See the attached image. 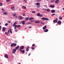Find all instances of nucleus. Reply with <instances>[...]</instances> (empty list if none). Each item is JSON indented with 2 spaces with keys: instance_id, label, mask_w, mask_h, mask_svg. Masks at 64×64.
Instances as JSON below:
<instances>
[{
  "instance_id": "nucleus-1",
  "label": "nucleus",
  "mask_w": 64,
  "mask_h": 64,
  "mask_svg": "<svg viewBox=\"0 0 64 64\" xmlns=\"http://www.w3.org/2000/svg\"><path fill=\"white\" fill-rule=\"evenodd\" d=\"M41 19H42L43 20H49V18H41Z\"/></svg>"
},
{
  "instance_id": "nucleus-2",
  "label": "nucleus",
  "mask_w": 64,
  "mask_h": 64,
  "mask_svg": "<svg viewBox=\"0 0 64 64\" xmlns=\"http://www.w3.org/2000/svg\"><path fill=\"white\" fill-rule=\"evenodd\" d=\"M18 19L19 20H21L23 19V18L21 16H20L18 17Z\"/></svg>"
},
{
  "instance_id": "nucleus-3",
  "label": "nucleus",
  "mask_w": 64,
  "mask_h": 64,
  "mask_svg": "<svg viewBox=\"0 0 64 64\" xmlns=\"http://www.w3.org/2000/svg\"><path fill=\"white\" fill-rule=\"evenodd\" d=\"M40 14L39 13H38L37 14V16H39V17H42V15H40Z\"/></svg>"
},
{
  "instance_id": "nucleus-4",
  "label": "nucleus",
  "mask_w": 64,
  "mask_h": 64,
  "mask_svg": "<svg viewBox=\"0 0 64 64\" xmlns=\"http://www.w3.org/2000/svg\"><path fill=\"white\" fill-rule=\"evenodd\" d=\"M24 48V46H22L20 48L19 50V51H20L21 50H22V49H23Z\"/></svg>"
},
{
  "instance_id": "nucleus-5",
  "label": "nucleus",
  "mask_w": 64,
  "mask_h": 64,
  "mask_svg": "<svg viewBox=\"0 0 64 64\" xmlns=\"http://www.w3.org/2000/svg\"><path fill=\"white\" fill-rule=\"evenodd\" d=\"M16 49H14L12 51V53H15V52H16Z\"/></svg>"
},
{
  "instance_id": "nucleus-6",
  "label": "nucleus",
  "mask_w": 64,
  "mask_h": 64,
  "mask_svg": "<svg viewBox=\"0 0 64 64\" xmlns=\"http://www.w3.org/2000/svg\"><path fill=\"white\" fill-rule=\"evenodd\" d=\"M59 2V0H56L55 2L56 4H58Z\"/></svg>"
},
{
  "instance_id": "nucleus-7",
  "label": "nucleus",
  "mask_w": 64,
  "mask_h": 64,
  "mask_svg": "<svg viewBox=\"0 0 64 64\" xmlns=\"http://www.w3.org/2000/svg\"><path fill=\"white\" fill-rule=\"evenodd\" d=\"M46 27H47V26L45 25L44 27H43L42 29L43 30H45L46 29Z\"/></svg>"
},
{
  "instance_id": "nucleus-8",
  "label": "nucleus",
  "mask_w": 64,
  "mask_h": 64,
  "mask_svg": "<svg viewBox=\"0 0 64 64\" xmlns=\"http://www.w3.org/2000/svg\"><path fill=\"white\" fill-rule=\"evenodd\" d=\"M4 57L6 58H8V55H7V54L5 55Z\"/></svg>"
},
{
  "instance_id": "nucleus-9",
  "label": "nucleus",
  "mask_w": 64,
  "mask_h": 64,
  "mask_svg": "<svg viewBox=\"0 0 64 64\" xmlns=\"http://www.w3.org/2000/svg\"><path fill=\"white\" fill-rule=\"evenodd\" d=\"M5 30H6V29L5 28L3 27L2 29V31L3 32H4V31H5Z\"/></svg>"
},
{
  "instance_id": "nucleus-10",
  "label": "nucleus",
  "mask_w": 64,
  "mask_h": 64,
  "mask_svg": "<svg viewBox=\"0 0 64 64\" xmlns=\"http://www.w3.org/2000/svg\"><path fill=\"white\" fill-rule=\"evenodd\" d=\"M51 12L52 13H55V10H51Z\"/></svg>"
},
{
  "instance_id": "nucleus-11",
  "label": "nucleus",
  "mask_w": 64,
  "mask_h": 64,
  "mask_svg": "<svg viewBox=\"0 0 64 64\" xmlns=\"http://www.w3.org/2000/svg\"><path fill=\"white\" fill-rule=\"evenodd\" d=\"M36 5L37 6H39V5H40V3L39 2H37L36 4Z\"/></svg>"
},
{
  "instance_id": "nucleus-12",
  "label": "nucleus",
  "mask_w": 64,
  "mask_h": 64,
  "mask_svg": "<svg viewBox=\"0 0 64 64\" xmlns=\"http://www.w3.org/2000/svg\"><path fill=\"white\" fill-rule=\"evenodd\" d=\"M21 22L22 24L23 25H24V24H25V20H23V21H22Z\"/></svg>"
},
{
  "instance_id": "nucleus-13",
  "label": "nucleus",
  "mask_w": 64,
  "mask_h": 64,
  "mask_svg": "<svg viewBox=\"0 0 64 64\" xmlns=\"http://www.w3.org/2000/svg\"><path fill=\"white\" fill-rule=\"evenodd\" d=\"M27 48H26V51L27 52H28L29 51V47L28 46H27Z\"/></svg>"
},
{
  "instance_id": "nucleus-14",
  "label": "nucleus",
  "mask_w": 64,
  "mask_h": 64,
  "mask_svg": "<svg viewBox=\"0 0 64 64\" xmlns=\"http://www.w3.org/2000/svg\"><path fill=\"white\" fill-rule=\"evenodd\" d=\"M58 24H59V25H60L61 24V22L60 20H59L58 22Z\"/></svg>"
},
{
  "instance_id": "nucleus-15",
  "label": "nucleus",
  "mask_w": 64,
  "mask_h": 64,
  "mask_svg": "<svg viewBox=\"0 0 64 64\" xmlns=\"http://www.w3.org/2000/svg\"><path fill=\"white\" fill-rule=\"evenodd\" d=\"M48 31H49V30H48V29H46L44 30V32H48Z\"/></svg>"
},
{
  "instance_id": "nucleus-16",
  "label": "nucleus",
  "mask_w": 64,
  "mask_h": 64,
  "mask_svg": "<svg viewBox=\"0 0 64 64\" xmlns=\"http://www.w3.org/2000/svg\"><path fill=\"white\" fill-rule=\"evenodd\" d=\"M17 23L16 22H14V24L13 25V27H14L15 26V25L17 24Z\"/></svg>"
},
{
  "instance_id": "nucleus-17",
  "label": "nucleus",
  "mask_w": 64,
  "mask_h": 64,
  "mask_svg": "<svg viewBox=\"0 0 64 64\" xmlns=\"http://www.w3.org/2000/svg\"><path fill=\"white\" fill-rule=\"evenodd\" d=\"M34 18L32 17L30 18H29V20H34Z\"/></svg>"
},
{
  "instance_id": "nucleus-18",
  "label": "nucleus",
  "mask_w": 64,
  "mask_h": 64,
  "mask_svg": "<svg viewBox=\"0 0 64 64\" xmlns=\"http://www.w3.org/2000/svg\"><path fill=\"white\" fill-rule=\"evenodd\" d=\"M58 21L56 20H54L53 21V22L54 23H57Z\"/></svg>"
},
{
  "instance_id": "nucleus-19",
  "label": "nucleus",
  "mask_w": 64,
  "mask_h": 64,
  "mask_svg": "<svg viewBox=\"0 0 64 64\" xmlns=\"http://www.w3.org/2000/svg\"><path fill=\"white\" fill-rule=\"evenodd\" d=\"M19 48V46H18L15 48L16 49V50H18Z\"/></svg>"
},
{
  "instance_id": "nucleus-20",
  "label": "nucleus",
  "mask_w": 64,
  "mask_h": 64,
  "mask_svg": "<svg viewBox=\"0 0 64 64\" xmlns=\"http://www.w3.org/2000/svg\"><path fill=\"white\" fill-rule=\"evenodd\" d=\"M59 19L60 20H61L62 19V17L61 16H60L59 17Z\"/></svg>"
},
{
  "instance_id": "nucleus-21",
  "label": "nucleus",
  "mask_w": 64,
  "mask_h": 64,
  "mask_svg": "<svg viewBox=\"0 0 64 64\" xmlns=\"http://www.w3.org/2000/svg\"><path fill=\"white\" fill-rule=\"evenodd\" d=\"M50 7H52V8H54L55 7V6H53V5H50Z\"/></svg>"
},
{
  "instance_id": "nucleus-22",
  "label": "nucleus",
  "mask_w": 64,
  "mask_h": 64,
  "mask_svg": "<svg viewBox=\"0 0 64 64\" xmlns=\"http://www.w3.org/2000/svg\"><path fill=\"white\" fill-rule=\"evenodd\" d=\"M3 13L4 15H6L7 14V12H3Z\"/></svg>"
},
{
  "instance_id": "nucleus-23",
  "label": "nucleus",
  "mask_w": 64,
  "mask_h": 64,
  "mask_svg": "<svg viewBox=\"0 0 64 64\" xmlns=\"http://www.w3.org/2000/svg\"><path fill=\"white\" fill-rule=\"evenodd\" d=\"M48 12H50V10L49 9H47L46 10Z\"/></svg>"
},
{
  "instance_id": "nucleus-24",
  "label": "nucleus",
  "mask_w": 64,
  "mask_h": 64,
  "mask_svg": "<svg viewBox=\"0 0 64 64\" xmlns=\"http://www.w3.org/2000/svg\"><path fill=\"white\" fill-rule=\"evenodd\" d=\"M40 22L39 21H36V22H35V23H40Z\"/></svg>"
},
{
  "instance_id": "nucleus-25",
  "label": "nucleus",
  "mask_w": 64,
  "mask_h": 64,
  "mask_svg": "<svg viewBox=\"0 0 64 64\" xmlns=\"http://www.w3.org/2000/svg\"><path fill=\"white\" fill-rule=\"evenodd\" d=\"M10 33H12V29L11 28L10 29Z\"/></svg>"
},
{
  "instance_id": "nucleus-26",
  "label": "nucleus",
  "mask_w": 64,
  "mask_h": 64,
  "mask_svg": "<svg viewBox=\"0 0 64 64\" xmlns=\"http://www.w3.org/2000/svg\"><path fill=\"white\" fill-rule=\"evenodd\" d=\"M29 19V18H28L26 17V19H25V21H27V20H28Z\"/></svg>"
},
{
  "instance_id": "nucleus-27",
  "label": "nucleus",
  "mask_w": 64,
  "mask_h": 64,
  "mask_svg": "<svg viewBox=\"0 0 64 64\" xmlns=\"http://www.w3.org/2000/svg\"><path fill=\"white\" fill-rule=\"evenodd\" d=\"M14 43L12 44L11 45V47H13L14 46Z\"/></svg>"
},
{
  "instance_id": "nucleus-28",
  "label": "nucleus",
  "mask_w": 64,
  "mask_h": 64,
  "mask_svg": "<svg viewBox=\"0 0 64 64\" xmlns=\"http://www.w3.org/2000/svg\"><path fill=\"white\" fill-rule=\"evenodd\" d=\"M22 8L24 9H26V7L25 6H22Z\"/></svg>"
},
{
  "instance_id": "nucleus-29",
  "label": "nucleus",
  "mask_w": 64,
  "mask_h": 64,
  "mask_svg": "<svg viewBox=\"0 0 64 64\" xmlns=\"http://www.w3.org/2000/svg\"><path fill=\"white\" fill-rule=\"evenodd\" d=\"M14 46H16V45H17V44H16V43H14Z\"/></svg>"
},
{
  "instance_id": "nucleus-30",
  "label": "nucleus",
  "mask_w": 64,
  "mask_h": 64,
  "mask_svg": "<svg viewBox=\"0 0 64 64\" xmlns=\"http://www.w3.org/2000/svg\"><path fill=\"white\" fill-rule=\"evenodd\" d=\"M51 1V2H52V3H53V2H54V1H55V0H52Z\"/></svg>"
},
{
  "instance_id": "nucleus-31",
  "label": "nucleus",
  "mask_w": 64,
  "mask_h": 64,
  "mask_svg": "<svg viewBox=\"0 0 64 64\" xmlns=\"http://www.w3.org/2000/svg\"><path fill=\"white\" fill-rule=\"evenodd\" d=\"M2 6V3L0 2V6Z\"/></svg>"
},
{
  "instance_id": "nucleus-32",
  "label": "nucleus",
  "mask_w": 64,
  "mask_h": 64,
  "mask_svg": "<svg viewBox=\"0 0 64 64\" xmlns=\"http://www.w3.org/2000/svg\"><path fill=\"white\" fill-rule=\"evenodd\" d=\"M32 13H36V12L34 11H32Z\"/></svg>"
},
{
  "instance_id": "nucleus-33",
  "label": "nucleus",
  "mask_w": 64,
  "mask_h": 64,
  "mask_svg": "<svg viewBox=\"0 0 64 64\" xmlns=\"http://www.w3.org/2000/svg\"><path fill=\"white\" fill-rule=\"evenodd\" d=\"M14 27L16 28H17L18 27V25H16Z\"/></svg>"
},
{
  "instance_id": "nucleus-34",
  "label": "nucleus",
  "mask_w": 64,
  "mask_h": 64,
  "mask_svg": "<svg viewBox=\"0 0 64 64\" xmlns=\"http://www.w3.org/2000/svg\"><path fill=\"white\" fill-rule=\"evenodd\" d=\"M12 16L13 17H14V16H16V14H12Z\"/></svg>"
},
{
  "instance_id": "nucleus-35",
  "label": "nucleus",
  "mask_w": 64,
  "mask_h": 64,
  "mask_svg": "<svg viewBox=\"0 0 64 64\" xmlns=\"http://www.w3.org/2000/svg\"><path fill=\"white\" fill-rule=\"evenodd\" d=\"M35 44H33L32 45V47H34L35 46Z\"/></svg>"
},
{
  "instance_id": "nucleus-36",
  "label": "nucleus",
  "mask_w": 64,
  "mask_h": 64,
  "mask_svg": "<svg viewBox=\"0 0 64 64\" xmlns=\"http://www.w3.org/2000/svg\"><path fill=\"white\" fill-rule=\"evenodd\" d=\"M25 52V50H23L22 51V53H24Z\"/></svg>"
},
{
  "instance_id": "nucleus-37",
  "label": "nucleus",
  "mask_w": 64,
  "mask_h": 64,
  "mask_svg": "<svg viewBox=\"0 0 64 64\" xmlns=\"http://www.w3.org/2000/svg\"><path fill=\"white\" fill-rule=\"evenodd\" d=\"M40 1L41 0H36L37 2H40Z\"/></svg>"
},
{
  "instance_id": "nucleus-38",
  "label": "nucleus",
  "mask_w": 64,
  "mask_h": 64,
  "mask_svg": "<svg viewBox=\"0 0 64 64\" xmlns=\"http://www.w3.org/2000/svg\"><path fill=\"white\" fill-rule=\"evenodd\" d=\"M31 49H32V50H34V48L33 47H32L31 48Z\"/></svg>"
},
{
  "instance_id": "nucleus-39",
  "label": "nucleus",
  "mask_w": 64,
  "mask_h": 64,
  "mask_svg": "<svg viewBox=\"0 0 64 64\" xmlns=\"http://www.w3.org/2000/svg\"><path fill=\"white\" fill-rule=\"evenodd\" d=\"M15 32H17L18 31V30H17L15 29Z\"/></svg>"
},
{
  "instance_id": "nucleus-40",
  "label": "nucleus",
  "mask_w": 64,
  "mask_h": 64,
  "mask_svg": "<svg viewBox=\"0 0 64 64\" xmlns=\"http://www.w3.org/2000/svg\"><path fill=\"white\" fill-rule=\"evenodd\" d=\"M55 15V14H51V15H52V16H53V15Z\"/></svg>"
},
{
  "instance_id": "nucleus-41",
  "label": "nucleus",
  "mask_w": 64,
  "mask_h": 64,
  "mask_svg": "<svg viewBox=\"0 0 64 64\" xmlns=\"http://www.w3.org/2000/svg\"><path fill=\"white\" fill-rule=\"evenodd\" d=\"M20 25H18V28H19L20 27Z\"/></svg>"
},
{
  "instance_id": "nucleus-42",
  "label": "nucleus",
  "mask_w": 64,
  "mask_h": 64,
  "mask_svg": "<svg viewBox=\"0 0 64 64\" xmlns=\"http://www.w3.org/2000/svg\"><path fill=\"white\" fill-rule=\"evenodd\" d=\"M8 23H11V21H8Z\"/></svg>"
},
{
  "instance_id": "nucleus-43",
  "label": "nucleus",
  "mask_w": 64,
  "mask_h": 64,
  "mask_svg": "<svg viewBox=\"0 0 64 64\" xmlns=\"http://www.w3.org/2000/svg\"><path fill=\"white\" fill-rule=\"evenodd\" d=\"M31 22H34V20H31Z\"/></svg>"
},
{
  "instance_id": "nucleus-44",
  "label": "nucleus",
  "mask_w": 64,
  "mask_h": 64,
  "mask_svg": "<svg viewBox=\"0 0 64 64\" xmlns=\"http://www.w3.org/2000/svg\"><path fill=\"white\" fill-rule=\"evenodd\" d=\"M14 7L13 6L11 8V9H14Z\"/></svg>"
},
{
  "instance_id": "nucleus-45",
  "label": "nucleus",
  "mask_w": 64,
  "mask_h": 64,
  "mask_svg": "<svg viewBox=\"0 0 64 64\" xmlns=\"http://www.w3.org/2000/svg\"><path fill=\"white\" fill-rule=\"evenodd\" d=\"M5 34H7L8 35V33L7 32H5Z\"/></svg>"
},
{
  "instance_id": "nucleus-46",
  "label": "nucleus",
  "mask_w": 64,
  "mask_h": 64,
  "mask_svg": "<svg viewBox=\"0 0 64 64\" xmlns=\"http://www.w3.org/2000/svg\"><path fill=\"white\" fill-rule=\"evenodd\" d=\"M8 24L7 23L6 24H5V25L6 26H7V25H8Z\"/></svg>"
},
{
  "instance_id": "nucleus-47",
  "label": "nucleus",
  "mask_w": 64,
  "mask_h": 64,
  "mask_svg": "<svg viewBox=\"0 0 64 64\" xmlns=\"http://www.w3.org/2000/svg\"><path fill=\"white\" fill-rule=\"evenodd\" d=\"M24 1H25V2H27V0H23Z\"/></svg>"
},
{
  "instance_id": "nucleus-48",
  "label": "nucleus",
  "mask_w": 64,
  "mask_h": 64,
  "mask_svg": "<svg viewBox=\"0 0 64 64\" xmlns=\"http://www.w3.org/2000/svg\"><path fill=\"white\" fill-rule=\"evenodd\" d=\"M47 5H45L44 6V7H47Z\"/></svg>"
},
{
  "instance_id": "nucleus-49",
  "label": "nucleus",
  "mask_w": 64,
  "mask_h": 64,
  "mask_svg": "<svg viewBox=\"0 0 64 64\" xmlns=\"http://www.w3.org/2000/svg\"><path fill=\"white\" fill-rule=\"evenodd\" d=\"M7 2H8V1H10V0H6Z\"/></svg>"
},
{
  "instance_id": "nucleus-50",
  "label": "nucleus",
  "mask_w": 64,
  "mask_h": 64,
  "mask_svg": "<svg viewBox=\"0 0 64 64\" xmlns=\"http://www.w3.org/2000/svg\"><path fill=\"white\" fill-rule=\"evenodd\" d=\"M2 27L1 26H0V30L1 29Z\"/></svg>"
},
{
  "instance_id": "nucleus-51",
  "label": "nucleus",
  "mask_w": 64,
  "mask_h": 64,
  "mask_svg": "<svg viewBox=\"0 0 64 64\" xmlns=\"http://www.w3.org/2000/svg\"><path fill=\"white\" fill-rule=\"evenodd\" d=\"M41 24H44V23H43V22H41Z\"/></svg>"
},
{
  "instance_id": "nucleus-52",
  "label": "nucleus",
  "mask_w": 64,
  "mask_h": 64,
  "mask_svg": "<svg viewBox=\"0 0 64 64\" xmlns=\"http://www.w3.org/2000/svg\"><path fill=\"white\" fill-rule=\"evenodd\" d=\"M10 31V30H8V33H9V32Z\"/></svg>"
},
{
  "instance_id": "nucleus-53",
  "label": "nucleus",
  "mask_w": 64,
  "mask_h": 64,
  "mask_svg": "<svg viewBox=\"0 0 64 64\" xmlns=\"http://www.w3.org/2000/svg\"><path fill=\"white\" fill-rule=\"evenodd\" d=\"M42 10H46V9H42Z\"/></svg>"
},
{
  "instance_id": "nucleus-54",
  "label": "nucleus",
  "mask_w": 64,
  "mask_h": 64,
  "mask_svg": "<svg viewBox=\"0 0 64 64\" xmlns=\"http://www.w3.org/2000/svg\"><path fill=\"white\" fill-rule=\"evenodd\" d=\"M30 54H30V53L29 54H28V56H30Z\"/></svg>"
},
{
  "instance_id": "nucleus-55",
  "label": "nucleus",
  "mask_w": 64,
  "mask_h": 64,
  "mask_svg": "<svg viewBox=\"0 0 64 64\" xmlns=\"http://www.w3.org/2000/svg\"><path fill=\"white\" fill-rule=\"evenodd\" d=\"M32 28V27L31 26H30L29 27V28Z\"/></svg>"
},
{
  "instance_id": "nucleus-56",
  "label": "nucleus",
  "mask_w": 64,
  "mask_h": 64,
  "mask_svg": "<svg viewBox=\"0 0 64 64\" xmlns=\"http://www.w3.org/2000/svg\"><path fill=\"white\" fill-rule=\"evenodd\" d=\"M37 7H38V8H39V7H40V6H37Z\"/></svg>"
},
{
  "instance_id": "nucleus-57",
  "label": "nucleus",
  "mask_w": 64,
  "mask_h": 64,
  "mask_svg": "<svg viewBox=\"0 0 64 64\" xmlns=\"http://www.w3.org/2000/svg\"><path fill=\"white\" fill-rule=\"evenodd\" d=\"M20 52H22V50H20Z\"/></svg>"
},
{
  "instance_id": "nucleus-58",
  "label": "nucleus",
  "mask_w": 64,
  "mask_h": 64,
  "mask_svg": "<svg viewBox=\"0 0 64 64\" xmlns=\"http://www.w3.org/2000/svg\"><path fill=\"white\" fill-rule=\"evenodd\" d=\"M57 20H58V18H56V21H57Z\"/></svg>"
},
{
  "instance_id": "nucleus-59",
  "label": "nucleus",
  "mask_w": 64,
  "mask_h": 64,
  "mask_svg": "<svg viewBox=\"0 0 64 64\" xmlns=\"http://www.w3.org/2000/svg\"><path fill=\"white\" fill-rule=\"evenodd\" d=\"M14 28L15 29H16V27H14Z\"/></svg>"
},
{
  "instance_id": "nucleus-60",
  "label": "nucleus",
  "mask_w": 64,
  "mask_h": 64,
  "mask_svg": "<svg viewBox=\"0 0 64 64\" xmlns=\"http://www.w3.org/2000/svg\"><path fill=\"white\" fill-rule=\"evenodd\" d=\"M15 17V18H17V16H16Z\"/></svg>"
},
{
  "instance_id": "nucleus-61",
  "label": "nucleus",
  "mask_w": 64,
  "mask_h": 64,
  "mask_svg": "<svg viewBox=\"0 0 64 64\" xmlns=\"http://www.w3.org/2000/svg\"><path fill=\"white\" fill-rule=\"evenodd\" d=\"M25 14H24L23 15V16H25Z\"/></svg>"
},
{
  "instance_id": "nucleus-62",
  "label": "nucleus",
  "mask_w": 64,
  "mask_h": 64,
  "mask_svg": "<svg viewBox=\"0 0 64 64\" xmlns=\"http://www.w3.org/2000/svg\"><path fill=\"white\" fill-rule=\"evenodd\" d=\"M28 24H31V22L29 23H28Z\"/></svg>"
},
{
  "instance_id": "nucleus-63",
  "label": "nucleus",
  "mask_w": 64,
  "mask_h": 64,
  "mask_svg": "<svg viewBox=\"0 0 64 64\" xmlns=\"http://www.w3.org/2000/svg\"><path fill=\"white\" fill-rule=\"evenodd\" d=\"M63 10H64V8H63Z\"/></svg>"
},
{
  "instance_id": "nucleus-64",
  "label": "nucleus",
  "mask_w": 64,
  "mask_h": 64,
  "mask_svg": "<svg viewBox=\"0 0 64 64\" xmlns=\"http://www.w3.org/2000/svg\"><path fill=\"white\" fill-rule=\"evenodd\" d=\"M18 64H21L20 63H19Z\"/></svg>"
}]
</instances>
